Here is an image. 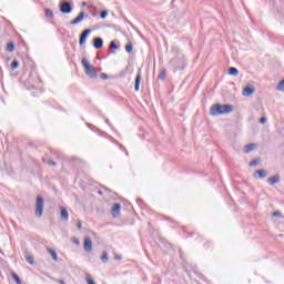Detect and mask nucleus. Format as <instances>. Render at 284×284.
Masks as SVG:
<instances>
[{"label":"nucleus","instance_id":"14","mask_svg":"<svg viewBox=\"0 0 284 284\" xmlns=\"http://www.w3.org/2000/svg\"><path fill=\"white\" fill-rule=\"evenodd\" d=\"M256 89L252 87H245L242 94L243 97H252V93L255 92Z\"/></svg>","mask_w":284,"mask_h":284},{"label":"nucleus","instance_id":"29","mask_svg":"<svg viewBox=\"0 0 284 284\" xmlns=\"http://www.w3.org/2000/svg\"><path fill=\"white\" fill-rule=\"evenodd\" d=\"M7 51L8 52H14V43H8V45H7Z\"/></svg>","mask_w":284,"mask_h":284},{"label":"nucleus","instance_id":"38","mask_svg":"<svg viewBox=\"0 0 284 284\" xmlns=\"http://www.w3.org/2000/svg\"><path fill=\"white\" fill-rule=\"evenodd\" d=\"M100 79H108V74L101 73V74H100Z\"/></svg>","mask_w":284,"mask_h":284},{"label":"nucleus","instance_id":"17","mask_svg":"<svg viewBox=\"0 0 284 284\" xmlns=\"http://www.w3.org/2000/svg\"><path fill=\"white\" fill-rule=\"evenodd\" d=\"M165 77H168V70L162 69L161 72H160V74L158 75V79H159L160 81H165Z\"/></svg>","mask_w":284,"mask_h":284},{"label":"nucleus","instance_id":"22","mask_svg":"<svg viewBox=\"0 0 284 284\" xmlns=\"http://www.w3.org/2000/svg\"><path fill=\"white\" fill-rule=\"evenodd\" d=\"M101 261H102V263H108V261H110V256H109L108 252L104 251L102 253Z\"/></svg>","mask_w":284,"mask_h":284},{"label":"nucleus","instance_id":"23","mask_svg":"<svg viewBox=\"0 0 284 284\" xmlns=\"http://www.w3.org/2000/svg\"><path fill=\"white\" fill-rule=\"evenodd\" d=\"M44 14L45 17H48V19H52V17H54V12L52 11V9H45Z\"/></svg>","mask_w":284,"mask_h":284},{"label":"nucleus","instance_id":"30","mask_svg":"<svg viewBox=\"0 0 284 284\" xmlns=\"http://www.w3.org/2000/svg\"><path fill=\"white\" fill-rule=\"evenodd\" d=\"M132 50H133L132 42H129V43L125 45V52L130 53V52H132Z\"/></svg>","mask_w":284,"mask_h":284},{"label":"nucleus","instance_id":"11","mask_svg":"<svg viewBox=\"0 0 284 284\" xmlns=\"http://www.w3.org/2000/svg\"><path fill=\"white\" fill-rule=\"evenodd\" d=\"M280 182H281V176L278 174L273 175V176L268 178V180H267V183L270 185H276V183H280Z\"/></svg>","mask_w":284,"mask_h":284},{"label":"nucleus","instance_id":"41","mask_svg":"<svg viewBox=\"0 0 284 284\" xmlns=\"http://www.w3.org/2000/svg\"><path fill=\"white\" fill-rule=\"evenodd\" d=\"M172 50H173V52H176V54H179V48L173 47Z\"/></svg>","mask_w":284,"mask_h":284},{"label":"nucleus","instance_id":"40","mask_svg":"<svg viewBox=\"0 0 284 284\" xmlns=\"http://www.w3.org/2000/svg\"><path fill=\"white\" fill-rule=\"evenodd\" d=\"M77 227H78V230H81V227H82L81 221L78 222Z\"/></svg>","mask_w":284,"mask_h":284},{"label":"nucleus","instance_id":"44","mask_svg":"<svg viewBox=\"0 0 284 284\" xmlns=\"http://www.w3.org/2000/svg\"><path fill=\"white\" fill-rule=\"evenodd\" d=\"M141 202H142V200H141V199H138V200H136V203H141Z\"/></svg>","mask_w":284,"mask_h":284},{"label":"nucleus","instance_id":"4","mask_svg":"<svg viewBox=\"0 0 284 284\" xmlns=\"http://www.w3.org/2000/svg\"><path fill=\"white\" fill-rule=\"evenodd\" d=\"M43 207H45V200L42 196H38L36 201V216L41 219L43 216Z\"/></svg>","mask_w":284,"mask_h":284},{"label":"nucleus","instance_id":"12","mask_svg":"<svg viewBox=\"0 0 284 284\" xmlns=\"http://www.w3.org/2000/svg\"><path fill=\"white\" fill-rule=\"evenodd\" d=\"M140 89H141V71L138 72L135 77V84H134L135 92H139Z\"/></svg>","mask_w":284,"mask_h":284},{"label":"nucleus","instance_id":"34","mask_svg":"<svg viewBox=\"0 0 284 284\" xmlns=\"http://www.w3.org/2000/svg\"><path fill=\"white\" fill-rule=\"evenodd\" d=\"M260 123H267V118H265V116H262L261 119H260Z\"/></svg>","mask_w":284,"mask_h":284},{"label":"nucleus","instance_id":"37","mask_svg":"<svg viewBox=\"0 0 284 284\" xmlns=\"http://www.w3.org/2000/svg\"><path fill=\"white\" fill-rule=\"evenodd\" d=\"M72 242L74 243V245H80L79 239H77V237H73Z\"/></svg>","mask_w":284,"mask_h":284},{"label":"nucleus","instance_id":"21","mask_svg":"<svg viewBox=\"0 0 284 284\" xmlns=\"http://www.w3.org/2000/svg\"><path fill=\"white\" fill-rule=\"evenodd\" d=\"M11 276L17 284H23V282H21V277H19L17 273L12 272Z\"/></svg>","mask_w":284,"mask_h":284},{"label":"nucleus","instance_id":"46","mask_svg":"<svg viewBox=\"0 0 284 284\" xmlns=\"http://www.w3.org/2000/svg\"><path fill=\"white\" fill-rule=\"evenodd\" d=\"M104 190H105L106 192H110V189H108V187H104Z\"/></svg>","mask_w":284,"mask_h":284},{"label":"nucleus","instance_id":"48","mask_svg":"<svg viewBox=\"0 0 284 284\" xmlns=\"http://www.w3.org/2000/svg\"><path fill=\"white\" fill-rule=\"evenodd\" d=\"M82 6H85V2H83Z\"/></svg>","mask_w":284,"mask_h":284},{"label":"nucleus","instance_id":"49","mask_svg":"<svg viewBox=\"0 0 284 284\" xmlns=\"http://www.w3.org/2000/svg\"><path fill=\"white\" fill-rule=\"evenodd\" d=\"M125 154L128 155V151H125Z\"/></svg>","mask_w":284,"mask_h":284},{"label":"nucleus","instance_id":"15","mask_svg":"<svg viewBox=\"0 0 284 284\" xmlns=\"http://www.w3.org/2000/svg\"><path fill=\"white\" fill-rule=\"evenodd\" d=\"M256 148H257L256 143H250L244 146V152L245 154H250V152H252L253 150H256Z\"/></svg>","mask_w":284,"mask_h":284},{"label":"nucleus","instance_id":"10","mask_svg":"<svg viewBox=\"0 0 284 284\" xmlns=\"http://www.w3.org/2000/svg\"><path fill=\"white\" fill-rule=\"evenodd\" d=\"M93 48H95V50H101V48H103V39L102 38H94L93 39Z\"/></svg>","mask_w":284,"mask_h":284},{"label":"nucleus","instance_id":"32","mask_svg":"<svg viewBox=\"0 0 284 284\" xmlns=\"http://www.w3.org/2000/svg\"><path fill=\"white\" fill-rule=\"evenodd\" d=\"M100 19H108V10H103V11L100 13Z\"/></svg>","mask_w":284,"mask_h":284},{"label":"nucleus","instance_id":"13","mask_svg":"<svg viewBox=\"0 0 284 284\" xmlns=\"http://www.w3.org/2000/svg\"><path fill=\"white\" fill-rule=\"evenodd\" d=\"M265 176H267V171L261 169V170H257L255 173H254V179H265Z\"/></svg>","mask_w":284,"mask_h":284},{"label":"nucleus","instance_id":"31","mask_svg":"<svg viewBox=\"0 0 284 284\" xmlns=\"http://www.w3.org/2000/svg\"><path fill=\"white\" fill-rule=\"evenodd\" d=\"M250 168H256V165H258V160H252L250 163H248Z\"/></svg>","mask_w":284,"mask_h":284},{"label":"nucleus","instance_id":"8","mask_svg":"<svg viewBox=\"0 0 284 284\" xmlns=\"http://www.w3.org/2000/svg\"><path fill=\"white\" fill-rule=\"evenodd\" d=\"M83 19H85V12L82 11L77 16L75 19L70 21V26H79Z\"/></svg>","mask_w":284,"mask_h":284},{"label":"nucleus","instance_id":"2","mask_svg":"<svg viewBox=\"0 0 284 284\" xmlns=\"http://www.w3.org/2000/svg\"><path fill=\"white\" fill-rule=\"evenodd\" d=\"M174 70H185L187 65V59L184 55L175 57L170 61Z\"/></svg>","mask_w":284,"mask_h":284},{"label":"nucleus","instance_id":"20","mask_svg":"<svg viewBox=\"0 0 284 284\" xmlns=\"http://www.w3.org/2000/svg\"><path fill=\"white\" fill-rule=\"evenodd\" d=\"M26 261L28 262L29 265H33L34 264V256L27 254L24 255Z\"/></svg>","mask_w":284,"mask_h":284},{"label":"nucleus","instance_id":"26","mask_svg":"<svg viewBox=\"0 0 284 284\" xmlns=\"http://www.w3.org/2000/svg\"><path fill=\"white\" fill-rule=\"evenodd\" d=\"M102 136H106V139H109V141H111L112 143H115V145L119 144V142H116V140H114V138H112L111 135H108L106 133H102Z\"/></svg>","mask_w":284,"mask_h":284},{"label":"nucleus","instance_id":"27","mask_svg":"<svg viewBox=\"0 0 284 284\" xmlns=\"http://www.w3.org/2000/svg\"><path fill=\"white\" fill-rule=\"evenodd\" d=\"M85 281L88 284H97V283H94V280H92V276L90 274H87Z\"/></svg>","mask_w":284,"mask_h":284},{"label":"nucleus","instance_id":"42","mask_svg":"<svg viewBox=\"0 0 284 284\" xmlns=\"http://www.w3.org/2000/svg\"><path fill=\"white\" fill-rule=\"evenodd\" d=\"M119 148L125 150V146H123V144H119Z\"/></svg>","mask_w":284,"mask_h":284},{"label":"nucleus","instance_id":"39","mask_svg":"<svg viewBox=\"0 0 284 284\" xmlns=\"http://www.w3.org/2000/svg\"><path fill=\"white\" fill-rule=\"evenodd\" d=\"M280 215H281V212L278 211L273 212V216H280Z\"/></svg>","mask_w":284,"mask_h":284},{"label":"nucleus","instance_id":"45","mask_svg":"<svg viewBox=\"0 0 284 284\" xmlns=\"http://www.w3.org/2000/svg\"><path fill=\"white\" fill-rule=\"evenodd\" d=\"M60 284H65V282L63 280L60 281Z\"/></svg>","mask_w":284,"mask_h":284},{"label":"nucleus","instance_id":"3","mask_svg":"<svg viewBox=\"0 0 284 284\" xmlns=\"http://www.w3.org/2000/svg\"><path fill=\"white\" fill-rule=\"evenodd\" d=\"M82 65L84 68V72L88 77H90V79H97V69H94L92 67V64H90V62L88 61V59L83 58L82 59Z\"/></svg>","mask_w":284,"mask_h":284},{"label":"nucleus","instance_id":"19","mask_svg":"<svg viewBox=\"0 0 284 284\" xmlns=\"http://www.w3.org/2000/svg\"><path fill=\"white\" fill-rule=\"evenodd\" d=\"M49 254L52 256L53 261H59V255H57V251L53 248H48Z\"/></svg>","mask_w":284,"mask_h":284},{"label":"nucleus","instance_id":"33","mask_svg":"<svg viewBox=\"0 0 284 284\" xmlns=\"http://www.w3.org/2000/svg\"><path fill=\"white\" fill-rule=\"evenodd\" d=\"M88 128H90L92 130V132H98L99 129L97 126H94L93 124L87 123Z\"/></svg>","mask_w":284,"mask_h":284},{"label":"nucleus","instance_id":"18","mask_svg":"<svg viewBox=\"0 0 284 284\" xmlns=\"http://www.w3.org/2000/svg\"><path fill=\"white\" fill-rule=\"evenodd\" d=\"M229 74H231V77H239V69L231 67L229 69Z\"/></svg>","mask_w":284,"mask_h":284},{"label":"nucleus","instance_id":"24","mask_svg":"<svg viewBox=\"0 0 284 284\" xmlns=\"http://www.w3.org/2000/svg\"><path fill=\"white\" fill-rule=\"evenodd\" d=\"M276 90H278V92H284V79L278 82Z\"/></svg>","mask_w":284,"mask_h":284},{"label":"nucleus","instance_id":"9","mask_svg":"<svg viewBox=\"0 0 284 284\" xmlns=\"http://www.w3.org/2000/svg\"><path fill=\"white\" fill-rule=\"evenodd\" d=\"M83 250L84 252H92V239L84 237Z\"/></svg>","mask_w":284,"mask_h":284},{"label":"nucleus","instance_id":"1","mask_svg":"<svg viewBox=\"0 0 284 284\" xmlns=\"http://www.w3.org/2000/svg\"><path fill=\"white\" fill-rule=\"evenodd\" d=\"M234 106L232 104H221L216 103L213 104L210 109L211 116H221L223 114H230V112H233Z\"/></svg>","mask_w":284,"mask_h":284},{"label":"nucleus","instance_id":"36","mask_svg":"<svg viewBox=\"0 0 284 284\" xmlns=\"http://www.w3.org/2000/svg\"><path fill=\"white\" fill-rule=\"evenodd\" d=\"M122 258H123V256H121L119 254L114 255V261H122Z\"/></svg>","mask_w":284,"mask_h":284},{"label":"nucleus","instance_id":"25","mask_svg":"<svg viewBox=\"0 0 284 284\" xmlns=\"http://www.w3.org/2000/svg\"><path fill=\"white\" fill-rule=\"evenodd\" d=\"M19 68V60L14 59L11 63V70H17Z\"/></svg>","mask_w":284,"mask_h":284},{"label":"nucleus","instance_id":"43","mask_svg":"<svg viewBox=\"0 0 284 284\" xmlns=\"http://www.w3.org/2000/svg\"><path fill=\"white\" fill-rule=\"evenodd\" d=\"M105 123H106V125H110V120L105 119Z\"/></svg>","mask_w":284,"mask_h":284},{"label":"nucleus","instance_id":"35","mask_svg":"<svg viewBox=\"0 0 284 284\" xmlns=\"http://www.w3.org/2000/svg\"><path fill=\"white\" fill-rule=\"evenodd\" d=\"M48 164H49V165H52L53 168L57 166V162H54L53 160H49V161H48Z\"/></svg>","mask_w":284,"mask_h":284},{"label":"nucleus","instance_id":"6","mask_svg":"<svg viewBox=\"0 0 284 284\" xmlns=\"http://www.w3.org/2000/svg\"><path fill=\"white\" fill-rule=\"evenodd\" d=\"M91 32H92V29H85L81 33L80 40H79L80 45H83L85 43V41H88V37L90 36Z\"/></svg>","mask_w":284,"mask_h":284},{"label":"nucleus","instance_id":"28","mask_svg":"<svg viewBox=\"0 0 284 284\" xmlns=\"http://www.w3.org/2000/svg\"><path fill=\"white\" fill-rule=\"evenodd\" d=\"M110 50H119V45L116 44V42L112 41L109 45Z\"/></svg>","mask_w":284,"mask_h":284},{"label":"nucleus","instance_id":"47","mask_svg":"<svg viewBox=\"0 0 284 284\" xmlns=\"http://www.w3.org/2000/svg\"><path fill=\"white\" fill-rule=\"evenodd\" d=\"M98 193L103 194V192L99 191Z\"/></svg>","mask_w":284,"mask_h":284},{"label":"nucleus","instance_id":"16","mask_svg":"<svg viewBox=\"0 0 284 284\" xmlns=\"http://www.w3.org/2000/svg\"><path fill=\"white\" fill-rule=\"evenodd\" d=\"M61 219H63V221H68L70 219V214L68 213V210L65 207H61Z\"/></svg>","mask_w":284,"mask_h":284},{"label":"nucleus","instance_id":"5","mask_svg":"<svg viewBox=\"0 0 284 284\" xmlns=\"http://www.w3.org/2000/svg\"><path fill=\"white\" fill-rule=\"evenodd\" d=\"M60 12L62 14H71L72 12V3L70 2H62L60 6Z\"/></svg>","mask_w":284,"mask_h":284},{"label":"nucleus","instance_id":"7","mask_svg":"<svg viewBox=\"0 0 284 284\" xmlns=\"http://www.w3.org/2000/svg\"><path fill=\"white\" fill-rule=\"evenodd\" d=\"M111 214L113 216V219H119V216L121 215V204L120 203H115L111 210Z\"/></svg>","mask_w":284,"mask_h":284}]
</instances>
